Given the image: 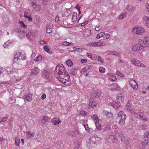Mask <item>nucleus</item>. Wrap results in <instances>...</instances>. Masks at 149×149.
Here are the masks:
<instances>
[{
  "mask_svg": "<svg viewBox=\"0 0 149 149\" xmlns=\"http://www.w3.org/2000/svg\"><path fill=\"white\" fill-rule=\"evenodd\" d=\"M29 2L33 10L36 11H40L42 9L41 6L36 3L34 0H29Z\"/></svg>",
  "mask_w": 149,
  "mask_h": 149,
  "instance_id": "3",
  "label": "nucleus"
},
{
  "mask_svg": "<svg viewBox=\"0 0 149 149\" xmlns=\"http://www.w3.org/2000/svg\"><path fill=\"white\" fill-rule=\"evenodd\" d=\"M27 38L30 39H32L34 37V34L31 32H29L27 34H26Z\"/></svg>",
  "mask_w": 149,
  "mask_h": 149,
  "instance_id": "24",
  "label": "nucleus"
},
{
  "mask_svg": "<svg viewBox=\"0 0 149 149\" xmlns=\"http://www.w3.org/2000/svg\"><path fill=\"white\" fill-rule=\"evenodd\" d=\"M116 74H117V75L120 77H124L123 74H122L121 73H120V72L119 71H117L116 72Z\"/></svg>",
  "mask_w": 149,
  "mask_h": 149,
  "instance_id": "52",
  "label": "nucleus"
},
{
  "mask_svg": "<svg viewBox=\"0 0 149 149\" xmlns=\"http://www.w3.org/2000/svg\"><path fill=\"white\" fill-rule=\"evenodd\" d=\"M127 15L125 13L120 14L118 16V17L120 19H122L126 17Z\"/></svg>",
  "mask_w": 149,
  "mask_h": 149,
  "instance_id": "33",
  "label": "nucleus"
},
{
  "mask_svg": "<svg viewBox=\"0 0 149 149\" xmlns=\"http://www.w3.org/2000/svg\"><path fill=\"white\" fill-rule=\"evenodd\" d=\"M20 142V141L19 139L17 138H16L15 139V144L17 146H19Z\"/></svg>",
  "mask_w": 149,
  "mask_h": 149,
  "instance_id": "46",
  "label": "nucleus"
},
{
  "mask_svg": "<svg viewBox=\"0 0 149 149\" xmlns=\"http://www.w3.org/2000/svg\"><path fill=\"white\" fill-rule=\"evenodd\" d=\"M96 103L94 99L93 98H91L89 101V107H94L96 106Z\"/></svg>",
  "mask_w": 149,
  "mask_h": 149,
  "instance_id": "16",
  "label": "nucleus"
},
{
  "mask_svg": "<svg viewBox=\"0 0 149 149\" xmlns=\"http://www.w3.org/2000/svg\"><path fill=\"white\" fill-rule=\"evenodd\" d=\"M68 134L71 136H76L77 134H79V132L78 130H76L75 131L72 130L69 131L67 132Z\"/></svg>",
  "mask_w": 149,
  "mask_h": 149,
  "instance_id": "17",
  "label": "nucleus"
},
{
  "mask_svg": "<svg viewBox=\"0 0 149 149\" xmlns=\"http://www.w3.org/2000/svg\"><path fill=\"white\" fill-rule=\"evenodd\" d=\"M104 34L105 33L104 32H102L100 33H99L96 36V38L97 39H99L101 38H102L103 37Z\"/></svg>",
  "mask_w": 149,
  "mask_h": 149,
  "instance_id": "31",
  "label": "nucleus"
},
{
  "mask_svg": "<svg viewBox=\"0 0 149 149\" xmlns=\"http://www.w3.org/2000/svg\"><path fill=\"white\" fill-rule=\"evenodd\" d=\"M109 87H111V88L110 89L111 90H118V86L116 84H113L111 85H109Z\"/></svg>",
  "mask_w": 149,
  "mask_h": 149,
  "instance_id": "25",
  "label": "nucleus"
},
{
  "mask_svg": "<svg viewBox=\"0 0 149 149\" xmlns=\"http://www.w3.org/2000/svg\"><path fill=\"white\" fill-rule=\"evenodd\" d=\"M76 8L78 10L79 14H81V12L80 10V7L79 5H77L76 6Z\"/></svg>",
  "mask_w": 149,
  "mask_h": 149,
  "instance_id": "55",
  "label": "nucleus"
},
{
  "mask_svg": "<svg viewBox=\"0 0 149 149\" xmlns=\"http://www.w3.org/2000/svg\"><path fill=\"white\" fill-rule=\"evenodd\" d=\"M124 95L123 93L118 94L117 95L116 100L119 103H122L123 102Z\"/></svg>",
  "mask_w": 149,
  "mask_h": 149,
  "instance_id": "13",
  "label": "nucleus"
},
{
  "mask_svg": "<svg viewBox=\"0 0 149 149\" xmlns=\"http://www.w3.org/2000/svg\"><path fill=\"white\" fill-rule=\"evenodd\" d=\"M57 78L59 81L64 84L69 85L70 84V77L67 72L62 74L61 76H58Z\"/></svg>",
  "mask_w": 149,
  "mask_h": 149,
  "instance_id": "2",
  "label": "nucleus"
},
{
  "mask_svg": "<svg viewBox=\"0 0 149 149\" xmlns=\"http://www.w3.org/2000/svg\"><path fill=\"white\" fill-rule=\"evenodd\" d=\"M25 18L26 19H27L28 20L30 21H32V18L31 15L29 16H27L26 17H25Z\"/></svg>",
  "mask_w": 149,
  "mask_h": 149,
  "instance_id": "54",
  "label": "nucleus"
},
{
  "mask_svg": "<svg viewBox=\"0 0 149 149\" xmlns=\"http://www.w3.org/2000/svg\"><path fill=\"white\" fill-rule=\"evenodd\" d=\"M103 113L104 115H106L107 117L108 118H110L112 117L113 114L111 112H109L106 111H103Z\"/></svg>",
  "mask_w": 149,
  "mask_h": 149,
  "instance_id": "21",
  "label": "nucleus"
},
{
  "mask_svg": "<svg viewBox=\"0 0 149 149\" xmlns=\"http://www.w3.org/2000/svg\"><path fill=\"white\" fill-rule=\"evenodd\" d=\"M116 136L114 134H111L108 139V141L109 142H112L114 144H116L118 141V140L116 138Z\"/></svg>",
  "mask_w": 149,
  "mask_h": 149,
  "instance_id": "11",
  "label": "nucleus"
},
{
  "mask_svg": "<svg viewBox=\"0 0 149 149\" xmlns=\"http://www.w3.org/2000/svg\"><path fill=\"white\" fill-rule=\"evenodd\" d=\"M86 112L84 110H82L80 112V114L81 116H84L86 115Z\"/></svg>",
  "mask_w": 149,
  "mask_h": 149,
  "instance_id": "57",
  "label": "nucleus"
},
{
  "mask_svg": "<svg viewBox=\"0 0 149 149\" xmlns=\"http://www.w3.org/2000/svg\"><path fill=\"white\" fill-rule=\"evenodd\" d=\"M102 94L101 92L99 90L95 91L94 92V96L95 97L98 98L100 97Z\"/></svg>",
  "mask_w": 149,
  "mask_h": 149,
  "instance_id": "23",
  "label": "nucleus"
},
{
  "mask_svg": "<svg viewBox=\"0 0 149 149\" xmlns=\"http://www.w3.org/2000/svg\"><path fill=\"white\" fill-rule=\"evenodd\" d=\"M42 56L41 55H39L37 57L34 58V60L36 61H40L42 60Z\"/></svg>",
  "mask_w": 149,
  "mask_h": 149,
  "instance_id": "40",
  "label": "nucleus"
},
{
  "mask_svg": "<svg viewBox=\"0 0 149 149\" xmlns=\"http://www.w3.org/2000/svg\"><path fill=\"white\" fill-rule=\"evenodd\" d=\"M132 64H134L137 66H141L143 68H145L146 66L143 63H141L140 61L136 59H133L131 61Z\"/></svg>",
  "mask_w": 149,
  "mask_h": 149,
  "instance_id": "10",
  "label": "nucleus"
},
{
  "mask_svg": "<svg viewBox=\"0 0 149 149\" xmlns=\"http://www.w3.org/2000/svg\"><path fill=\"white\" fill-rule=\"evenodd\" d=\"M77 14L76 13H74V14L72 16V20L74 21H75L77 19Z\"/></svg>",
  "mask_w": 149,
  "mask_h": 149,
  "instance_id": "45",
  "label": "nucleus"
},
{
  "mask_svg": "<svg viewBox=\"0 0 149 149\" xmlns=\"http://www.w3.org/2000/svg\"><path fill=\"white\" fill-rule=\"evenodd\" d=\"M126 9L128 11H132L134 8L131 5H128L126 7Z\"/></svg>",
  "mask_w": 149,
  "mask_h": 149,
  "instance_id": "32",
  "label": "nucleus"
},
{
  "mask_svg": "<svg viewBox=\"0 0 149 149\" xmlns=\"http://www.w3.org/2000/svg\"><path fill=\"white\" fill-rule=\"evenodd\" d=\"M44 49L45 51L49 54H51L50 52V50L49 48V46L47 45H45L44 46Z\"/></svg>",
  "mask_w": 149,
  "mask_h": 149,
  "instance_id": "36",
  "label": "nucleus"
},
{
  "mask_svg": "<svg viewBox=\"0 0 149 149\" xmlns=\"http://www.w3.org/2000/svg\"><path fill=\"white\" fill-rule=\"evenodd\" d=\"M10 70V68H7V69H5L3 70V72H2L1 73H2L3 74H8V71Z\"/></svg>",
  "mask_w": 149,
  "mask_h": 149,
  "instance_id": "44",
  "label": "nucleus"
},
{
  "mask_svg": "<svg viewBox=\"0 0 149 149\" xmlns=\"http://www.w3.org/2000/svg\"><path fill=\"white\" fill-rule=\"evenodd\" d=\"M20 34L22 35V36L23 38H25V35H26V33L24 31H21Z\"/></svg>",
  "mask_w": 149,
  "mask_h": 149,
  "instance_id": "53",
  "label": "nucleus"
},
{
  "mask_svg": "<svg viewBox=\"0 0 149 149\" xmlns=\"http://www.w3.org/2000/svg\"><path fill=\"white\" fill-rule=\"evenodd\" d=\"M91 65H86L85 67V68L86 69V71H87L90 68H91Z\"/></svg>",
  "mask_w": 149,
  "mask_h": 149,
  "instance_id": "64",
  "label": "nucleus"
},
{
  "mask_svg": "<svg viewBox=\"0 0 149 149\" xmlns=\"http://www.w3.org/2000/svg\"><path fill=\"white\" fill-rule=\"evenodd\" d=\"M131 87L133 89H136L138 88V86L136 81L132 79L129 80V81Z\"/></svg>",
  "mask_w": 149,
  "mask_h": 149,
  "instance_id": "12",
  "label": "nucleus"
},
{
  "mask_svg": "<svg viewBox=\"0 0 149 149\" xmlns=\"http://www.w3.org/2000/svg\"><path fill=\"white\" fill-rule=\"evenodd\" d=\"M67 72L65 67L61 64L58 65L56 67L54 71L55 74L57 73L59 76H61L62 74H64Z\"/></svg>",
  "mask_w": 149,
  "mask_h": 149,
  "instance_id": "5",
  "label": "nucleus"
},
{
  "mask_svg": "<svg viewBox=\"0 0 149 149\" xmlns=\"http://www.w3.org/2000/svg\"><path fill=\"white\" fill-rule=\"evenodd\" d=\"M39 71V70L37 67L33 68L32 69L31 74L32 76H35L37 74Z\"/></svg>",
  "mask_w": 149,
  "mask_h": 149,
  "instance_id": "18",
  "label": "nucleus"
},
{
  "mask_svg": "<svg viewBox=\"0 0 149 149\" xmlns=\"http://www.w3.org/2000/svg\"><path fill=\"white\" fill-rule=\"evenodd\" d=\"M67 65L69 67H71L73 66V63L72 61L70 59H68L66 61Z\"/></svg>",
  "mask_w": 149,
  "mask_h": 149,
  "instance_id": "28",
  "label": "nucleus"
},
{
  "mask_svg": "<svg viewBox=\"0 0 149 149\" xmlns=\"http://www.w3.org/2000/svg\"><path fill=\"white\" fill-rule=\"evenodd\" d=\"M132 31L133 33L139 35L143 33L145 31V29L143 27L136 26L133 28Z\"/></svg>",
  "mask_w": 149,
  "mask_h": 149,
  "instance_id": "4",
  "label": "nucleus"
},
{
  "mask_svg": "<svg viewBox=\"0 0 149 149\" xmlns=\"http://www.w3.org/2000/svg\"><path fill=\"white\" fill-rule=\"evenodd\" d=\"M133 113L135 117H136L137 118L139 119H141L143 121L146 122L148 120V119L147 117L146 116H144L141 114H140V113L139 111H137L134 112Z\"/></svg>",
  "mask_w": 149,
  "mask_h": 149,
  "instance_id": "9",
  "label": "nucleus"
},
{
  "mask_svg": "<svg viewBox=\"0 0 149 149\" xmlns=\"http://www.w3.org/2000/svg\"><path fill=\"white\" fill-rule=\"evenodd\" d=\"M8 118V117H4L2 119L1 122H5L6 121Z\"/></svg>",
  "mask_w": 149,
  "mask_h": 149,
  "instance_id": "60",
  "label": "nucleus"
},
{
  "mask_svg": "<svg viewBox=\"0 0 149 149\" xmlns=\"http://www.w3.org/2000/svg\"><path fill=\"white\" fill-rule=\"evenodd\" d=\"M139 42L143 46L146 47H149V36H145L139 39Z\"/></svg>",
  "mask_w": 149,
  "mask_h": 149,
  "instance_id": "7",
  "label": "nucleus"
},
{
  "mask_svg": "<svg viewBox=\"0 0 149 149\" xmlns=\"http://www.w3.org/2000/svg\"><path fill=\"white\" fill-rule=\"evenodd\" d=\"M73 51H77L80 53H81L82 52V50L81 48H77L75 47H73Z\"/></svg>",
  "mask_w": 149,
  "mask_h": 149,
  "instance_id": "42",
  "label": "nucleus"
},
{
  "mask_svg": "<svg viewBox=\"0 0 149 149\" xmlns=\"http://www.w3.org/2000/svg\"><path fill=\"white\" fill-rule=\"evenodd\" d=\"M52 123L53 125H57L60 123L61 121L57 117L53 118L51 120Z\"/></svg>",
  "mask_w": 149,
  "mask_h": 149,
  "instance_id": "20",
  "label": "nucleus"
},
{
  "mask_svg": "<svg viewBox=\"0 0 149 149\" xmlns=\"http://www.w3.org/2000/svg\"><path fill=\"white\" fill-rule=\"evenodd\" d=\"M25 58V54L24 53L17 52L14 55V61L18 62L20 60H24Z\"/></svg>",
  "mask_w": 149,
  "mask_h": 149,
  "instance_id": "6",
  "label": "nucleus"
},
{
  "mask_svg": "<svg viewBox=\"0 0 149 149\" xmlns=\"http://www.w3.org/2000/svg\"><path fill=\"white\" fill-rule=\"evenodd\" d=\"M31 15L30 12L29 10H27L24 13V17L29 16Z\"/></svg>",
  "mask_w": 149,
  "mask_h": 149,
  "instance_id": "48",
  "label": "nucleus"
},
{
  "mask_svg": "<svg viewBox=\"0 0 149 149\" xmlns=\"http://www.w3.org/2000/svg\"><path fill=\"white\" fill-rule=\"evenodd\" d=\"M47 42H46L43 40H42L40 41V44L41 45H42L45 44H47Z\"/></svg>",
  "mask_w": 149,
  "mask_h": 149,
  "instance_id": "59",
  "label": "nucleus"
},
{
  "mask_svg": "<svg viewBox=\"0 0 149 149\" xmlns=\"http://www.w3.org/2000/svg\"><path fill=\"white\" fill-rule=\"evenodd\" d=\"M91 30H86L84 32V36L86 37H88L91 35Z\"/></svg>",
  "mask_w": 149,
  "mask_h": 149,
  "instance_id": "27",
  "label": "nucleus"
},
{
  "mask_svg": "<svg viewBox=\"0 0 149 149\" xmlns=\"http://www.w3.org/2000/svg\"><path fill=\"white\" fill-rule=\"evenodd\" d=\"M117 117L118 118H124V119L126 118V116L124 112L122 111H120L118 113Z\"/></svg>",
  "mask_w": 149,
  "mask_h": 149,
  "instance_id": "19",
  "label": "nucleus"
},
{
  "mask_svg": "<svg viewBox=\"0 0 149 149\" xmlns=\"http://www.w3.org/2000/svg\"><path fill=\"white\" fill-rule=\"evenodd\" d=\"M77 73V70L75 68H72L70 70V73L73 75L76 74Z\"/></svg>",
  "mask_w": 149,
  "mask_h": 149,
  "instance_id": "30",
  "label": "nucleus"
},
{
  "mask_svg": "<svg viewBox=\"0 0 149 149\" xmlns=\"http://www.w3.org/2000/svg\"><path fill=\"white\" fill-rule=\"evenodd\" d=\"M109 105L113 107H115V102L114 101H113V100H112V102H110L109 103Z\"/></svg>",
  "mask_w": 149,
  "mask_h": 149,
  "instance_id": "58",
  "label": "nucleus"
},
{
  "mask_svg": "<svg viewBox=\"0 0 149 149\" xmlns=\"http://www.w3.org/2000/svg\"><path fill=\"white\" fill-rule=\"evenodd\" d=\"M141 45L140 43L134 45L132 49V50L134 51L142 52L144 50V46Z\"/></svg>",
  "mask_w": 149,
  "mask_h": 149,
  "instance_id": "8",
  "label": "nucleus"
},
{
  "mask_svg": "<svg viewBox=\"0 0 149 149\" xmlns=\"http://www.w3.org/2000/svg\"><path fill=\"white\" fill-rule=\"evenodd\" d=\"M109 76V79L111 81H115L116 79V77L111 73H108L107 74Z\"/></svg>",
  "mask_w": 149,
  "mask_h": 149,
  "instance_id": "22",
  "label": "nucleus"
},
{
  "mask_svg": "<svg viewBox=\"0 0 149 149\" xmlns=\"http://www.w3.org/2000/svg\"><path fill=\"white\" fill-rule=\"evenodd\" d=\"M91 118L94 121L95 123L96 121L97 122H98L99 120V119L97 116V115L96 114H95L93 116H92Z\"/></svg>",
  "mask_w": 149,
  "mask_h": 149,
  "instance_id": "26",
  "label": "nucleus"
},
{
  "mask_svg": "<svg viewBox=\"0 0 149 149\" xmlns=\"http://www.w3.org/2000/svg\"><path fill=\"white\" fill-rule=\"evenodd\" d=\"M96 42H93L90 43L89 44V46L93 47H96Z\"/></svg>",
  "mask_w": 149,
  "mask_h": 149,
  "instance_id": "51",
  "label": "nucleus"
},
{
  "mask_svg": "<svg viewBox=\"0 0 149 149\" xmlns=\"http://www.w3.org/2000/svg\"><path fill=\"white\" fill-rule=\"evenodd\" d=\"M96 128L99 130H100L101 129V127L100 125L99 124V123L98 122H97L96 121L95 123Z\"/></svg>",
  "mask_w": 149,
  "mask_h": 149,
  "instance_id": "43",
  "label": "nucleus"
},
{
  "mask_svg": "<svg viewBox=\"0 0 149 149\" xmlns=\"http://www.w3.org/2000/svg\"><path fill=\"white\" fill-rule=\"evenodd\" d=\"M96 47H102L103 46V43L102 42L97 41L96 42Z\"/></svg>",
  "mask_w": 149,
  "mask_h": 149,
  "instance_id": "41",
  "label": "nucleus"
},
{
  "mask_svg": "<svg viewBox=\"0 0 149 149\" xmlns=\"http://www.w3.org/2000/svg\"><path fill=\"white\" fill-rule=\"evenodd\" d=\"M4 43L5 44L3 45L4 47L7 48L10 45L11 42L10 41H8Z\"/></svg>",
  "mask_w": 149,
  "mask_h": 149,
  "instance_id": "38",
  "label": "nucleus"
},
{
  "mask_svg": "<svg viewBox=\"0 0 149 149\" xmlns=\"http://www.w3.org/2000/svg\"><path fill=\"white\" fill-rule=\"evenodd\" d=\"M42 120L44 121V124H46L48 122V117L47 116H43L42 118Z\"/></svg>",
  "mask_w": 149,
  "mask_h": 149,
  "instance_id": "29",
  "label": "nucleus"
},
{
  "mask_svg": "<svg viewBox=\"0 0 149 149\" xmlns=\"http://www.w3.org/2000/svg\"><path fill=\"white\" fill-rule=\"evenodd\" d=\"M143 22L145 23L146 26L149 28V17L144 16L142 18Z\"/></svg>",
  "mask_w": 149,
  "mask_h": 149,
  "instance_id": "14",
  "label": "nucleus"
},
{
  "mask_svg": "<svg viewBox=\"0 0 149 149\" xmlns=\"http://www.w3.org/2000/svg\"><path fill=\"white\" fill-rule=\"evenodd\" d=\"M52 27L51 26L50 27L49 26H47L46 29V31L47 33H49L51 32L52 31Z\"/></svg>",
  "mask_w": 149,
  "mask_h": 149,
  "instance_id": "35",
  "label": "nucleus"
},
{
  "mask_svg": "<svg viewBox=\"0 0 149 149\" xmlns=\"http://www.w3.org/2000/svg\"><path fill=\"white\" fill-rule=\"evenodd\" d=\"M15 70H16V69H11L10 68V70L8 71V74H13V73L15 71Z\"/></svg>",
  "mask_w": 149,
  "mask_h": 149,
  "instance_id": "50",
  "label": "nucleus"
},
{
  "mask_svg": "<svg viewBox=\"0 0 149 149\" xmlns=\"http://www.w3.org/2000/svg\"><path fill=\"white\" fill-rule=\"evenodd\" d=\"M99 71L102 73H104L105 72V69L102 67H100L99 68Z\"/></svg>",
  "mask_w": 149,
  "mask_h": 149,
  "instance_id": "47",
  "label": "nucleus"
},
{
  "mask_svg": "<svg viewBox=\"0 0 149 149\" xmlns=\"http://www.w3.org/2000/svg\"><path fill=\"white\" fill-rule=\"evenodd\" d=\"M149 142V141H145L144 142H142V144L144 146H146L148 144V143Z\"/></svg>",
  "mask_w": 149,
  "mask_h": 149,
  "instance_id": "56",
  "label": "nucleus"
},
{
  "mask_svg": "<svg viewBox=\"0 0 149 149\" xmlns=\"http://www.w3.org/2000/svg\"><path fill=\"white\" fill-rule=\"evenodd\" d=\"M63 44L64 45H71V43L67 42H64L63 43Z\"/></svg>",
  "mask_w": 149,
  "mask_h": 149,
  "instance_id": "62",
  "label": "nucleus"
},
{
  "mask_svg": "<svg viewBox=\"0 0 149 149\" xmlns=\"http://www.w3.org/2000/svg\"><path fill=\"white\" fill-rule=\"evenodd\" d=\"M20 26L22 28H24V29H26L27 28V26L26 25H25L24 22L22 21H20L19 22Z\"/></svg>",
  "mask_w": 149,
  "mask_h": 149,
  "instance_id": "37",
  "label": "nucleus"
},
{
  "mask_svg": "<svg viewBox=\"0 0 149 149\" xmlns=\"http://www.w3.org/2000/svg\"><path fill=\"white\" fill-rule=\"evenodd\" d=\"M125 119H124V118H121L119 122V124L121 125H124L125 123Z\"/></svg>",
  "mask_w": 149,
  "mask_h": 149,
  "instance_id": "49",
  "label": "nucleus"
},
{
  "mask_svg": "<svg viewBox=\"0 0 149 149\" xmlns=\"http://www.w3.org/2000/svg\"><path fill=\"white\" fill-rule=\"evenodd\" d=\"M32 95L31 94H29L26 97V100L28 101H31L32 100Z\"/></svg>",
  "mask_w": 149,
  "mask_h": 149,
  "instance_id": "34",
  "label": "nucleus"
},
{
  "mask_svg": "<svg viewBox=\"0 0 149 149\" xmlns=\"http://www.w3.org/2000/svg\"><path fill=\"white\" fill-rule=\"evenodd\" d=\"M83 125L84 126L86 130L88 132L89 131L88 125L87 123L85 122H84L83 124Z\"/></svg>",
  "mask_w": 149,
  "mask_h": 149,
  "instance_id": "39",
  "label": "nucleus"
},
{
  "mask_svg": "<svg viewBox=\"0 0 149 149\" xmlns=\"http://www.w3.org/2000/svg\"><path fill=\"white\" fill-rule=\"evenodd\" d=\"M118 134L119 136L120 137L121 139L123 138V132H121L119 133Z\"/></svg>",
  "mask_w": 149,
  "mask_h": 149,
  "instance_id": "61",
  "label": "nucleus"
},
{
  "mask_svg": "<svg viewBox=\"0 0 149 149\" xmlns=\"http://www.w3.org/2000/svg\"><path fill=\"white\" fill-rule=\"evenodd\" d=\"M24 134L26 137L30 139H31L35 135V133H31L29 131L24 132Z\"/></svg>",
  "mask_w": 149,
  "mask_h": 149,
  "instance_id": "15",
  "label": "nucleus"
},
{
  "mask_svg": "<svg viewBox=\"0 0 149 149\" xmlns=\"http://www.w3.org/2000/svg\"><path fill=\"white\" fill-rule=\"evenodd\" d=\"M101 139L96 134L92 135L87 141V145L89 148H94L96 146L97 144L100 142Z\"/></svg>",
  "mask_w": 149,
  "mask_h": 149,
  "instance_id": "1",
  "label": "nucleus"
},
{
  "mask_svg": "<svg viewBox=\"0 0 149 149\" xmlns=\"http://www.w3.org/2000/svg\"><path fill=\"white\" fill-rule=\"evenodd\" d=\"M126 109L129 111H131V107L129 104H127L125 107Z\"/></svg>",
  "mask_w": 149,
  "mask_h": 149,
  "instance_id": "63",
  "label": "nucleus"
}]
</instances>
